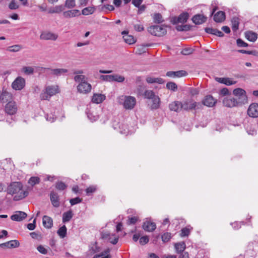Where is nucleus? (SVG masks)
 I'll use <instances>...</instances> for the list:
<instances>
[{
    "mask_svg": "<svg viewBox=\"0 0 258 258\" xmlns=\"http://www.w3.org/2000/svg\"><path fill=\"white\" fill-rule=\"evenodd\" d=\"M51 203L53 207L58 208L59 207L61 202L58 195H50Z\"/></svg>",
    "mask_w": 258,
    "mask_h": 258,
    "instance_id": "21",
    "label": "nucleus"
},
{
    "mask_svg": "<svg viewBox=\"0 0 258 258\" xmlns=\"http://www.w3.org/2000/svg\"><path fill=\"white\" fill-rule=\"evenodd\" d=\"M214 20L217 23L222 22L225 19V13L223 11H219L214 15Z\"/></svg>",
    "mask_w": 258,
    "mask_h": 258,
    "instance_id": "28",
    "label": "nucleus"
},
{
    "mask_svg": "<svg viewBox=\"0 0 258 258\" xmlns=\"http://www.w3.org/2000/svg\"><path fill=\"white\" fill-rule=\"evenodd\" d=\"M189 15L188 13L185 12L181 13L178 17H173L171 20L173 24H177L179 23H185L188 19Z\"/></svg>",
    "mask_w": 258,
    "mask_h": 258,
    "instance_id": "9",
    "label": "nucleus"
},
{
    "mask_svg": "<svg viewBox=\"0 0 258 258\" xmlns=\"http://www.w3.org/2000/svg\"><path fill=\"white\" fill-rule=\"evenodd\" d=\"M143 228L146 231L152 232L156 228V225L153 222L147 220L144 222Z\"/></svg>",
    "mask_w": 258,
    "mask_h": 258,
    "instance_id": "15",
    "label": "nucleus"
},
{
    "mask_svg": "<svg viewBox=\"0 0 258 258\" xmlns=\"http://www.w3.org/2000/svg\"><path fill=\"white\" fill-rule=\"evenodd\" d=\"M81 15L79 10H72L65 11L63 13V16L67 18L77 17Z\"/></svg>",
    "mask_w": 258,
    "mask_h": 258,
    "instance_id": "22",
    "label": "nucleus"
},
{
    "mask_svg": "<svg viewBox=\"0 0 258 258\" xmlns=\"http://www.w3.org/2000/svg\"><path fill=\"white\" fill-rule=\"evenodd\" d=\"M55 187L58 190L62 191L67 188V185L61 181H58L55 183Z\"/></svg>",
    "mask_w": 258,
    "mask_h": 258,
    "instance_id": "43",
    "label": "nucleus"
},
{
    "mask_svg": "<svg viewBox=\"0 0 258 258\" xmlns=\"http://www.w3.org/2000/svg\"><path fill=\"white\" fill-rule=\"evenodd\" d=\"M76 6L75 0H66L65 7L68 9H72Z\"/></svg>",
    "mask_w": 258,
    "mask_h": 258,
    "instance_id": "51",
    "label": "nucleus"
},
{
    "mask_svg": "<svg viewBox=\"0 0 258 258\" xmlns=\"http://www.w3.org/2000/svg\"><path fill=\"white\" fill-rule=\"evenodd\" d=\"M205 31L206 33L215 35L217 36L222 37L224 36V34L220 30L212 28H206Z\"/></svg>",
    "mask_w": 258,
    "mask_h": 258,
    "instance_id": "26",
    "label": "nucleus"
},
{
    "mask_svg": "<svg viewBox=\"0 0 258 258\" xmlns=\"http://www.w3.org/2000/svg\"><path fill=\"white\" fill-rule=\"evenodd\" d=\"M138 220V217L136 216L130 217H128V220L127 221V224L128 225H131V224H135L136 223V222Z\"/></svg>",
    "mask_w": 258,
    "mask_h": 258,
    "instance_id": "56",
    "label": "nucleus"
},
{
    "mask_svg": "<svg viewBox=\"0 0 258 258\" xmlns=\"http://www.w3.org/2000/svg\"><path fill=\"white\" fill-rule=\"evenodd\" d=\"M45 89L49 95V96H53L58 92V87L57 86H48Z\"/></svg>",
    "mask_w": 258,
    "mask_h": 258,
    "instance_id": "29",
    "label": "nucleus"
},
{
    "mask_svg": "<svg viewBox=\"0 0 258 258\" xmlns=\"http://www.w3.org/2000/svg\"><path fill=\"white\" fill-rule=\"evenodd\" d=\"M45 117L47 120L50 121V122H53V121H54L57 116L55 114H47L45 116Z\"/></svg>",
    "mask_w": 258,
    "mask_h": 258,
    "instance_id": "58",
    "label": "nucleus"
},
{
    "mask_svg": "<svg viewBox=\"0 0 258 258\" xmlns=\"http://www.w3.org/2000/svg\"><path fill=\"white\" fill-rule=\"evenodd\" d=\"M187 75V73L184 70H180L176 72L168 71L166 73V76L171 78H180Z\"/></svg>",
    "mask_w": 258,
    "mask_h": 258,
    "instance_id": "13",
    "label": "nucleus"
},
{
    "mask_svg": "<svg viewBox=\"0 0 258 258\" xmlns=\"http://www.w3.org/2000/svg\"><path fill=\"white\" fill-rule=\"evenodd\" d=\"M64 10V7L63 5L56 6L55 7L50 8L48 13L50 14L59 13Z\"/></svg>",
    "mask_w": 258,
    "mask_h": 258,
    "instance_id": "36",
    "label": "nucleus"
},
{
    "mask_svg": "<svg viewBox=\"0 0 258 258\" xmlns=\"http://www.w3.org/2000/svg\"><path fill=\"white\" fill-rule=\"evenodd\" d=\"M217 102V100L211 95L206 96L202 101V104L206 106L212 107L214 106Z\"/></svg>",
    "mask_w": 258,
    "mask_h": 258,
    "instance_id": "11",
    "label": "nucleus"
},
{
    "mask_svg": "<svg viewBox=\"0 0 258 258\" xmlns=\"http://www.w3.org/2000/svg\"><path fill=\"white\" fill-rule=\"evenodd\" d=\"M125 80V78L118 74L112 75V82L122 83Z\"/></svg>",
    "mask_w": 258,
    "mask_h": 258,
    "instance_id": "44",
    "label": "nucleus"
},
{
    "mask_svg": "<svg viewBox=\"0 0 258 258\" xmlns=\"http://www.w3.org/2000/svg\"><path fill=\"white\" fill-rule=\"evenodd\" d=\"M256 124L247 123L245 125V128L247 133L249 135H254L256 134Z\"/></svg>",
    "mask_w": 258,
    "mask_h": 258,
    "instance_id": "24",
    "label": "nucleus"
},
{
    "mask_svg": "<svg viewBox=\"0 0 258 258\" xmlns=\"http://www.w3.org/2000/svg\"><path fill=\"white\" fill-rule=\"evenodd\" d=\"M194 49L191 48H186L183 49L181 53L183 55H187L193 53Z\"/></svg>",
    "mask_w": 258,
    "mask_h": 258,
    "instance_id": "63",
    "label": "nucleus"
},
{
    "mask_svg": "<svg viewBox=\"0 0 258 258\" xmlns=\"http://www.w3.org/2000/svg\"><path fill=\"white\" fill-rule=\"evenodd\" d=\"M37 250L41 253L45 254L47 253V250L42 245H40L37 247Z\"/></svg>",
    "mask_w": 258,
    "mask_h": 258,
    "instance_id": "64",
    "label": "nucleus"
},
{
    "mask_svg": "<svg viewBox=\"0 0 258 258\" xmlns=\"http://www.w3.org/2000/svg\"><path fill=\"white\" fill-rule=\"evenodd\" d=\"M105 98V96L102 94H94L92 98V101L94 103L99 104L102 102Z\"/></svg>",
    "mask_w": 258,
    "mask_h": 258,
    "instance_id": "25",
    "label": "nucleus"
},
{
    "mask_svg": "<svg viewBox=\"0 0 258 258\" xmlns=\"http://www.w3.org/2000/svg\"><path fill=\"white\" fill-rule=\"evenodd\" d=\"M104 238H108L109 242L113 244H115L117 243L118 240V237L115 234L112 235L111 236L109 234H105L103 236Z\"/></svg>",
    "mask_w": 258,
    "mask_h": 258,
    "instance_id": "31",
    "label": "nucleus"
},
{
    "mask_svg": "<svg viewBox=\"0 0 258 258\" xmlns=\"http://www.w3.org/2000/svg\"><path fill=\"white\" fill-rule=\"evenodd\" d=\"M174 246L177 253L184 252L186 247L185 243L183 241L175 243Z\"/></svg>",
    "mask_w": 258,
    "mask_h": 258,
    "instance_id": "35",
    "label": "nucleus"
},
{
    "mask_svg": "<svg viewBox=\"0 0 258 258\" xmlns=\"http://www.w3.org/2000/svg\"><path fill=\"white\" fill-rule=\"evenodd\" d=\"M25 86V79L20 76L18 77L12 84V87L15 90H21Z\"/></svg>",
    "mask_w": 258,
    "mask_h": 258,
    "instance_id": "5",
    "label": "nucleus"
},
{
    "mask_svg": "<svg viewBox=\"0 0 258 258\" xmlns=\"http://www.w3.org/2000/svg\"><path fill=\"white\" fill-rule=\"evenodd\" d=\"M148 32L152 35L161 37L167 33L166 27L161 25H153L148 28Z\"/></svg>",
    "mask_w": 258,
    "mask_h": 258,
    "instance_id": "3",
    "label": "nucleus"
},
{
    "mask_svg": "<svg viewBox=\"0 0 258 258\" xmlns=\"http://www.w3.org/2000/svg\"><path fill=\"white\" fill-rule=\"evenodd\" d=\"M197 102L192 101H185L182 103V109L188 110L191 109H196Z\"/></svg>",
    "mask_w": 258,
    "mask_h": 258,
    "instance_id": "17",
    "label": "nucleus"
},
{
    "mask_svg": "<svg viewBox=\"0 0 258 258\" xmlns=\"http://www.w3.org/2000/svg\"><path fill=\"white\" fill-rule=\"evenodd\" d=\"M152 105L151 106V109L152 110H156L160 106L161 101L158 95H155L152 99Z\"/></svg>",
    "mask_w": 258,
    "mask_h": 258,
    "instance_id": "23",
    "label": "nucleus"
},
{
    "mask_svg": "<svg viewBox=\"0 0 258 258\" xmlns=\"http://www.w3.org/2000/svg\"><path fill=\"white\" fill-rule=\"evenodd\" d=\"M51 96L47 93V91L45 90L40 94V98L41 100H49Z\"/></svg>",
    "mask_w": 258,
    "mask_h": 258,
    "instance_id": "61",
    "label": "nucleus"
},
{
    "mask_svg": "<svg viewBox=\"0 0 258 258\" xmlns=\"http://www.w3.org/2000/svg\"><path fill=\"white\" fill-rule=\"evenodd\" d=\"M22 71L26 75H31L34 73V70L32 67H24Z\"/></svg>",
    "mask_w": 258,
    "mask_h": 258,
    "instance_id": "48",
    "label": "nucleus"
},
{
    "mask_svg": "<svg viewBox=\"0 0 258 258\" xmlns=\"http://www.w3.org/2000/svg\"><path fill=\"white\" fill-rule=\"evenodd\" d=\"M190 29V26L187 25H178L176 30L178 31H188Z\"/></svg>",
    "mask_w": 258,
    "mask_h": 258,
    "instance_id": "54",
    "label": "nucleus"
},
{
    "mask_svg": "<svg viewBox=\"0 0 258 258\" xmlns=\"http://www.w3.org/2000/svg\"><path fill=\"white\" fill-rule=\"evenodd\" d=\"M117 102L119 104L122 105L124 108L131 110L134 108L136 104V99L131 96L121 95L117 97Z\"/></svg>",
    "mask_w": 258,
    "mask_h": 258,
    "instance_id": "1",
    "label": "nucleus"
},
{
    "mask_svg": "<svg viewBox=\"0 0 258 258\" xmlns=\"http://www.w3.org/2000/svg\"><path fill=\"white\" fill-rule=\"evenodd\" d=\"M207 18L201 14H197L195 15L192 18V22L196 25H200L204 23L207 20Z\"/></svg>",
    "mask_w": 258,
    "mask_h": 258,
    "instance_id": "16",
    "label": "nucleus"
},
{
    "mask_svg": "<svg viewBox=\"0 0 258 258\" xmlns=\"http://www.w3.org/2000/svg\"><path fill=\"white\" fill-rule=\"evenodd\" d=\"M40 182V179L37 176H32L29 178L28 181L29 185L31 186H33L36 184L39 183Z\"/></svg>",
    "mask_w": 258,
    "mask_h": 258,
    "instance_id": "38",
    "label": "nucleus"
},
{
    "mask_svg": "<svg viewBox=\"0 0 258 258\" xmlns=\"http://www.w3.org/2000/svg\"><path fill=\"white\" fill-rule=\"evenodd\" d=\"M166 88L173 91H175L177 89V85L174 82H170L166 84Z\"/></svg>",
    "mask_w": 258,
    "mask_h": 258,
    "instance_id": "50",
    "label": "nucleus"
},
{
    "mask_svg": "<svg viewBox=\"0 0 258 258\" xmlns=\"http://www.w3.org/2000/svg\"><path fill=\"white\" fill-rule=\"evenodd\" d=\"M100 79L104 81L112 82V75H101Z\"/></svg>",
    "mask_w": 258,
    "mask_h": 258,
    "instance_id": "53",
    "label": "nucleus"
},
{
    "mask_svg": "<svg viewBox=\"0 0 258 258\" xmlns=\"http://www.w3.org/2000/svg\"><path fill=\"white\" fill-rule=\"evenodd\" d=\"M248 115L253 118L258 116V104L253 103L250 104L247 109Z\"/></svg>",
    "mask_w": 258,
    "mask_h": 258,
    "instance_id": "10",
    "label": "nucleus"
},
{
    "mask_svg": "<svg viewBox=\"0 0 258 258\" xmlns=\"http://www.w3.org/2000/svg\"><path fill=\"white\" fill-rule=\"evenodd\" d=\"M22 48L21 45L17 44L9 47L7 50L10 52H16L20 51Z\"/></svg>",
    "mask_w": 258,
    "mask_h": 258,
    "instance_id": "46",
    "label": "nucleus"
},
{
    "mask_svg": "<svg viewBox=\"0 0 258 258\" xmlns=\"http://www.w3.org/2000/svg\"><path fill=\"white\" fill-rule=\"evenodd\" d=\"M74 80L76 82L79 84L87 81V78L84 75H77L74 77Z\"/></svg>",
    "mask_w": 258,
    "mask_h": 258,
    "instance_id": "45",
    "label": "nucleus"
},
{
    "mask_svg": "<svg viewBox=\"0 0 258 258\" xmlns=\"http://www.w3.org/2000/svg\"><path fill=\"white\" fill-rule=\"evenodd\" d=\"M149 239L147 236L141 237L139 239V242L141 245H145L149 242Z\"/></svg>",
    "mask_w": 258,
    "mask_h": 258,
    "instance_id": "62",
    "label": "nucleus"
},
{
    "mask_svg": "<svg viewBox=\"0 0 258 258\" xmlns=\"http://www.w3.org/2000/svg\"><path fill=\"white\" fill-rule=\"evenodd\" d=\"M95 8L94 7H86L82 10V14L83 15H85V16H87L88 15H91V14H92L93 13H94V12H95Z\"/></svg>",
    "mask_w": 258,
    "mask_h": 258,
    "instance_id": "39",
    "label": "nucleus"
},
{
    "mask_svg": "<svg viewBox=\"0 0 258 258\" xmlns=\"http://www.w3.org/2000/svg\"><path fill=\"white\" fill-rule=\"evenodd\" d=\"M91 85L87 81L79 83L77 86V90L79 92L83 94H87L91 91Z\"/></svg>",
    "mask_w": 258,
    "mask_h": 258,
    "instance_id": "7",
    "label": "nucleus"
},
{
    "mask_svg": "<svg viewBox=\"0 0 258 258\" xmlns=\"http://www.w3.org/2000/svg\"><path fill=\"white\" fill-rule=\"evenodd\" d=\"M121 34L123 35V38L124 41L128 44H133L135 43L136 40L134 37L130 35H128V32L127 31H123L121 32Z\"/></svg>",
    "mask_w": 258,
    "mask_h": 258,
    "instance_id": "18",
    "label": "nucleus"
},
{
    "mask_svg": "<svg viewBox=\"0 0 258 258\" xmlns=\"http://www.w3.org/2000/svg\"><path fill=\"white\" fill-rule=\"evenodd\" d=\"M232 29L234 32L237 31L239 28L240 20L238 17H234L231 19Z\"/></svg>",
    "mask_w": 258,
    "mask_h": 258,
    "instance_id": "32",
    "label": "nucleus"
},
{
    "mask_svg": "<svg viewBox=\"0 0 258 258\" xmlns=\"http://www.w3.org/2000/svg\"><path fill=\"white\" fill-rule=\"evenodd\" d=\"M10 248H16L19 246L20 243L17 240H12L9 241Z\"/></svg>",
    "mask_w": 258,
    "mask_h": 258,
    "instance_id": "55",
    "label": "nucleus"
},
{
    "mask_svg": "<svg viewBox=\"0 0 258 258\" xmlns=\"http://www.w3.org/2000/svg\"><path fill=\"white\" fill-rule=\"evenodd\" d=\"M97 187L96 185H91L86 189L87 194H91L97 191Z\"/></svg>",
    "mask_w": 258,
    "mask_h": 258,
    "instance_id": "59",
    "label": "nucleus"
},
{
    "mask_svg": "<svg viewBox=\"0 0 258 258\" xmlns=\"http://www.w3.org/2000/svg\"><path fill=\"white\" fill-rule=\"evenodd\" d=\"M43 225L47 228H51L53 226V220L52 219L48 216H44L43 217Z\"/></svg>",
    "mask_w": 258,
    "mask_h": 258,
    "instance_id": "27",
    "label": "nucleus"
},
{
    "mask_svg": "<svg viewBox=\"0 0 258 258\" xmlns=\"http://www.w3.org/2000/svg\"><path fill=\"white\" fill-rule=\"evenodd\" d=\"M51 74L56 76H60L61 75L68 72V70L65 69H51Z\"/></svg>",
    "mask_w": 258,
    "mask_h": 258,
    "instance_id": "34",
    "label": "nucleus"
},
{
    "mask_svg": "<svg viewBox=\"0 0 258 258\" xmlns=\"http://www.w3.org/2000/svg\"><path fill=\"white\" fill-rule=\"evenodd\" d=\"M23 185L21 182H12L8 186L7 194H27L26 191L22 190Z\"/></svg>",
    "mask_w": 258,
    "mask_h": 258,
    "instance_id": "4",
    "label": "nucleus"
},
{
    "mask_svg": "<svg viewBox=\"0 0 258 258\" xmlns=\"http://www.w3.org/2000/svg\"><path fill=\"white\" fill-rule=\"evenodd\" d=\"M27 214L22 211H17L16 213L11 216V219L15 221H21L27 217Z\"/></svg>",
    "mask_w": 258,
    "mask_h": 258,
    "instance_id": "14",
    "label": "nucleus"
},
{
    "mask_svg": "<svg viewBox=\"0 0 258 258\" xmlns=\"http://www.w3.org/2000/svg\"><path fill=\"white\" fill-rule=\"evenodd\" d=\"M73 215L72 211L71 210L64 212L62 215V222L66 223L70 221L73 217Z\"/></svg>",
    "mask_w": 258,
    "mask_h": 258,
    "instance_id": "37",
    "label": "nucleus"
},
{
    "mask_svg": "<svg viewBox=\"0 0 258 258\" xmlns=\"http://www.w3.org/2000/svg\"><path fill=\"white\" fill-rule=\"evenodd\" d=\"M82 202V199L79 197H76L75 198L71 199L70 200V203L72 206L76 205L79 204Z\"/></svg>",
    "mask_w": 258,
    "mask_h": 258,
    "instance_id": "60",
    "label": "nucleus"
},
{
    "mask_svg": "<svg viewBox=\"0 0 258 258\" xmlns=\"http://www.w3.org/2000/svg\"><path fill=\"white\" fill-rule=\"evenodd\" d=\"M190 232V229L187 227H185V228L181 229V230H180V233L179 235L181 237H186V236H188Z\"/></svg>",
    "mask_w": 258,
    "mask_h": 258,
    "instance_id": "49",
    "label": "nucleus"
},
{
    "mask_svg": "<svg viewBox=\"0 0 258 258\" xmlns=\"http://www.w3.org/2000/svg\"><path fill=\"white\" fill-rule=\"evenodd\" d=\"M67 227L65 225H63L60 227L57 230L58 235L62 238H64L67 234Z\"/></svg>",
    "mask_w": 258,
    "mask_h": 258,
    "instance_id": "41",
    "label": "nucleus"
},
{
    "mask_svg": "<svg viewBox=\"0 0 258 258\" xmlns=\"http://www.w3.org/2000/svg\"><path fill=\"white\" fill-rule=\"evenodd\" d=\"M154 22L156 23L160 24L163 22V20L162 19V16L160 13H156L154 14Z\"/></svg>",
    "mask_w": 258,
    "mask_h": 258,
    "instance_id": "47",
    "label": "nucleus"
},
{
    "mask_svg": "<svg viewBox=\"0 0 258 258\" xmlns=\"http://www.w3.org/2000/svg\"><path fill=\"white\" fill-rule=\"evenodd\" d=\"M223 104L227 107H234L239 106L237 101L234 99V97H225L223 100Z\"/></svg>",
    "mask_w": 258,
    "mask_h": 258,
    "instance_id": "12",
    "label": "nucleus"
},
{
    "mask_svg": "<svg viewBox=\"0 0 258 258\" xmlns=\"http://www.w3.org/2000/svg\"><path fill=\"white\" fill-rule=\"evenodd\" d=\"M146 81L149 84L156 83L162 84L164 82L163 79L161 78H153L151 77H148L146 78Z\"/></svg>",
    "mask_w": 258,
    "mask_h": 258,
    "instance_id": "33",
    "label": "nucleus"
},
{
    "mask_svg": "<svg viewBox=\"0 0 258 258\" xmlns=\"http://www.w3.org/2000/svg\"><path fill=\"white\" fill-rule=\"evenodd\" d=\"M233 94L234 95L235 99L239 106L245 104L247 103V97L245 91L240 88H237L233 90Z\"/></svg>",
    "mask_w": 258,
    "mask_h": 258,
    "instance_id": "2",
    "label": "nucleus"
},
{
    "mask_svg": "<svg viewBox=\"0 0 258 258\" xmlns=\"http://www.w3.org/2000/svg\"><path fill=\"white\" fill-rule=\"evenodd\" d=\"M12 98V94L6 91H3L0 95V102L2 103H6L8 101H11Z\"/></svg>",
    "mask_w": 258,
    "mask_h": 258,
    "instance_id": "19",
    "label": "nucleus"
},
{
    "mask_svg": "<svg viewBox=\"0 0 258 258\" xmlns=\"http://www.w3.org/2000/svg\"><path fill=\"white\" fill-rule=\"evenodd\" d=\"M5 111L9 115L15 114L17 111V106L14 101H9L6 105Z\"/></svg>",
    "mask_w": 258,
    "mask_h": 258,
    "instance_id": "8",
    "label": "nucleus"
},
{
    "mask_svg": "<svg viewBox=\"0 0 258 258\" xmlns=\"http://www.w3.org/2000/svg\"><path fill=\"white\" fill-rule=\"evenodd\" d=\"M162 240L164 242H167L171 239V233L169 232L164 233L161 236Z\"/></svg>",
    "mask_w": 258,
    "mask_h": 258,
    "instance_id": "52",
    "label": "nucleus"
},
{
    "mask_svg": "<svg viewBox=\"0 0 258 258\" xmlns=\"http://www.w3.org/2000/svg\"><path fill=\"white\" fill-rule=\"evenodd\" d=\"M155 95V93L150 90H146L143 93L144 98L148 99H151Z\"/></svg>",
    "mask_w": 258,
    "mask_h": 258,
    "instance_id": "40",
    "label": "nucleus"
},
{
    "mask_svg": "<svg viewBox=\"0 0 258 258\" xmlns=\"http://www.w3.org/2000/svg\"><path fill=\"white\" fill-rule=\"evenodd\" d=\"M169 108L171 111L179 112L182 110V103L176 101L169 104Z\"/></svg>",
    "mask_w": 258,
    "mask_h": 258,
    "instance_id": "20",
    "label": "nucleus"
},
{
    "mask_svg": "<svg viewBox=\"0 0 258 258\" xmlns=\"http://www.w3.org/2000/svg\"><path fill=\"white\" fill-rule=\"evenodd\" d=\"M57 38V34L49 31H43L40 36V39L44 40L55 41Z\"/></svg>",
    "mask_w": 258,
    "mask_h": 258,
    "instance_id": "6",
    "label": "nucleus"
},
{
    "mask_svg": "<svg viewBox=\"0 0 258 258\" xmlns=\"http://www.w3.org/2000/svg\"><path fill=\"white\" fill-rule=\"evenodd\" d=\"M119 132L121 134L127 135L129 133L128 126L126 124H121L119 125Z\"/></svg>",
    "mask_w": 258,
    "mask_h": 258,
    "instance_id": "42",
    "label": "nucleus"
},
{
    "mask_svg": "<svg viewBox=\"0 0 258 258\" xmlns=\"http://www.w3.org/2000/svg\"><path fill=\"white\" fill-rule=\"evenodd\" d=\"M237 45L240 47H245L248 46V44L243 41L242 39L238 38L236 40Z\"/></svg>",
    "mask_w": 258,
    "mask_h": 258,
    "instance_id": "57",
    "label": "nucleus"
},
{
    "mask_svg": "<svg viewBox=\"0 0 258 258\" xmlns=\"http://www.w3.org/2000/svg\"><path fill=\"white\" fill-rule=\"evenodd\" d=\"M245 36L248 40L251 42H255L257 38V34L252 31L246 32Z\"/></svg>",
    "mask_w": 258,
    "mask_h": 258,
    "instance_id": "30",
    "label": "nucleus"
}]
</instances>
